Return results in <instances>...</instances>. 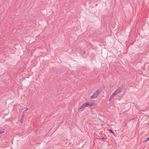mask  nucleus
Wrapping results in <instances>:
<instances>
[{
    "instance_id": "7",
    "label": "nucleus",
    "mask_w": 149,
    "mask_h": 149,
    "mask_svg": "<svg viewBox=\"0 0 149 149\" xmlns=\"http://www.w3.org/2000/svg\"><path fill=\"white\" fill-rule=\"evenodd\" d=\"M109 131H110V132H111V133H112L114 134L113 132V131L109 129Z\"/></svg>"
},
{
    "instance_id": "2",
    "label": "nucleus",
    "mask_w": 149,
    "mask_h": 149,
    "mask_svg": "<svg viewBox=\"0 0 149 149\" xmlns=\"http://www.w3.org/2000/svg\"><path fill=\"white\" fill-rule=\"evenodd\" d=\"M100 93H101L100 90H97L91 96V98L93 99L97 98Z\"/></svg>"
},
{
    "instance_id": "1",
    "label": "nucleus",
    "mask_w": 149,
    "mask_h": 149,
    "mask_svg": "<svg viewBox=\"0 0 149 149\" xmlns=\"http://www.w3.org/2000/svg\"><path fill=\"white\" fill-rule=\"evenodd\" d=\"M121 91V90L120 88H118L115 90L113 94L111 95L110 97L109 100L113 98L116 95L120 93Z\"/></svg>"
},
{
    "instance_id": "3",
    "label": "nucleus",
    "mask_w": 149,
    "mask_h": 149,
    "mask_svg": "<svg viewBox=\"0 0 149 149\" xmlns=\"http://www.w3.org/2000/svg\"><path fill=\"white\" fill-rule=\"evenodd\" d=\"M88 107V106L87 104V102H86L84 103L82 105L80 106L78 109V110H79L83 108H86Z\"/></svg>"
},
{
    "instance_id": "5",
    "label": "nucleus",
    "mask_w": 149,
    "mask_h": 149,
    "mask_svg": "<svg viewBox=\"0 0 149 149\" xmlns=\"http://www.w3.org/2000/svg\"><path fill=\"white\" fill-rule=\"evenodd\" d=\"M149 140V137L148 138L146 139V140L145 141V142H146Z\"/></svg>"
},
{
    "instance_id": "9",
    "label": "nucleus",
    "mask_w": 149,
    "mask_h": 149,
    "mask_svg": "<svg viewBox=\"0 0 149 149\" xmlns=\"http://www.w3.org/2000/svg\"><path fill=\"white\" fill-rule=\"evenodd\" d=\"M21 122H22V119L21 120Z\"/></svg>"
},
{
    "instance_id": "4",
    "label": "nucleus",
    "mask_w": 149,
    "mask_h": 149,
    "mask_svg": "<svg viewBox=\"0 0 149 149\" xmlns=\"http://www.w3.org/2000/svg\"><path fill=\"white\" fill-rule=\"evenodd\" d=\"M88 106H89L90 107L94 106L95 105V104L93 102H90L88 103L87 102Z\"/></svg>"
},
{
    "instance_id": "8",
    "label": "nucleus",
    "mask_w": 149,
    "mask_h": 149,
    "mask_svg": "<svg viewBox=\"0 0 149 149\" xmlns=\"http://www.w3.org/2000/svg\"><path fill=\"white\" fill-rule=\"evenodd\" d=\"M28 110H29V109L28 108H26V109L25 110H24V112H25L26 111H28Z\"/></svg>"
},
{
    "instance_id": "6",
    "label": "nucleus",
    "mask_w": 149,
    "mask_h": 149,
    "mask_svg": "<svg viewBox=\"0 0 149 149\" xmlns=\"http://www.w3.org/2000/svg\"><path fill=\"white\" fill-rule=\"evenodd\" d=\"M4 133V132L3 131H0V134H2Z\"/></svg>"
}]
</instances>
